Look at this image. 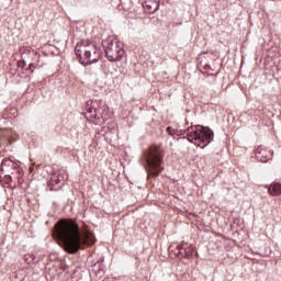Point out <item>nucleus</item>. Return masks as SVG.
<instances>
[{"label":"nucleus","instance_id":"2","mask_svg":"<svg viewBox=\"0 0 281 281\" xmlns=\"http://www.w3.org/2000/svg\"><path fill=\"white\" fill-rule=\"evenodd\" d=\"M187 138L191 144H194L200 148H205V146L214 142V132L209 127L195 125L187 130Z\"/></svg>","mask_w":281,"mask_h":281},{"label":"nucleus","instance_id":"6","mask_svg":"<svg viewBox=\"0 0 281 281\" xmlns=\"http://www.w3.org/2000/svg\"><path fill=\"white\" fill-rule=\"evenodd\" d=\"M177 256H182L184 258H190L194 254V247L188 243H182L177 247Z\"/></svg>","mask_w":281,"mask_h":281},{"label":"nucleus","instance_id":"3","mask_svg":"<svg viewBox=\"0 0 281 281\" xmlns=\"http://www.w3.org/2000/svg\"><path fill=\"white\" fill-rule=\"evenodd\" d=\"M145 161L147 164V171L151 177H159L164 167V149L160 146L153 145L148 151L145 153Z\"/></svg>","mask_w":281,"mask_h":281},{"label":"nucleus","instance_id":"4","mask_svg":"<svg viewBox=\"0 0 281 281\" xmlns=\"http://www.w3.org/2000/svg\"><path fill=\"white\" fill-rule=\"evenodd\" d=\"M76 55L79 56L81 65H91L100 60V49L89 40H83L75 47Z\"/></svg>","mask_w":281,"mask_h":281},{"label":"nucleus","instance_id":"12","mask_svg":"<svg viewBox=\"0 0 281 281\" xmlns=\"http://www.w3.org/2000/svg\"><path fill=\"white\" fill-rule=\"evenodd\" d=\"M167 133H169V135H175L176 131L172 130V127H167Z\"/></svg>","mask_w":281,"mask_h":281},{"label":"nucleus","instance_id":"10","mask_svg":"<svg viewBox=\"0 0 281 281\" xmlns=\"http://www.w3.org/2000/svg\"><path fill=\"white\" fill-rule=\"evenodd\" d=\"M102 120H109L111 117V114H109V108H104L102 113H101Z\"/></svg>","mask_w":281,"mask_h":281},{"label":"nucleus","instance_id":"9","mask_svg":"<svg viewBox=\"0 0 281 281\" xmlns=\"http://www.w3.org/2000/svg\"><path fill=\"white\" fill-rule=\"evenodd\" d=\"M268 192H269V194H271V196H280L281 184L280 183L271 184L268 189Z\"/></svg>","mask_w":281,"mask_h":281},{"label":"nucleus","instance_id":"7","mask_svg":"<svg viewBox=\"0 0 281 281\" xmlns=\"http://www.w3.org/2000/svg\"><path fill=\"white\" fill-rule=\"evenodd\" d=\"M143 8L147 14H155L159 10V0H144Z\"/></svg>","mask_w":281,"mask_h":281},{"label":"nucleus","instance_id":"5","mask_svg":"<svg viewBox=\"0 0 281 281\" xmlns=\"http://www.w3.org/2000/svg\"><path fill=\"white\" fill-rule=\"evenodd\" d=\"M105 54L111 63L122 60V56H124V43L117 38H108L105 44Z\"/></svg>","mask_w":281,"mask_h":281},{"label":"nucleus","instance_id":"11","mask_svg":"<svg viewBox=\"0 0 281 281\" xmlns=\"http://www.w3.org/2000/svg\"><path fill=\"white\" fill-rule=\"evenodd\" d=\"M24 261L26 262V265H32V262H34V255H25Z\"/></svg>","mask_w":281,"mask_h":281},{"label":"nucleus","instance_id":"8","mask_svg":"<svg viewBox=\"0 0 281 281\" xmlns=\"http://www.w3.org/2000/svg\"><path fill=\"white\" fill-rule=\"evenodd\" d=\"M65 179H68L67 172L59 171L50 178V186H63L65 183Z\"/></svg>","mask_w":281,"mask_h":281},{"label":"nucleus","instance_id":"1","mask_svg":"<svg viewBox=\"0 0 281 281\" xmlns=\"http://www.w3.org/2000/svg\"><path fill=\"white\" fill-rule=\"evenodd\" d=\"M55 236L64 245L68 254H78L82 247L95 244V235L91 232L80 234L78 224L69 220H60L55 225Z\"/></svg>","mask_w":281,"mask_h":281}]
</instances>
